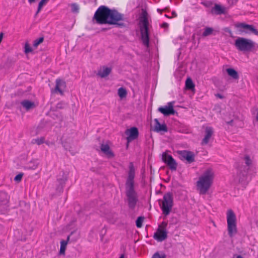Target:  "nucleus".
<instances>
[{"label": "nucleus", "instance_id": "1", "mask_svg": "<svg viewBox=\"0 0 258 258\" xmlns=\"http://www.w3.org/2000/svg\"><path fill=\"white\" fill-rule=\"evenodd\" d=\"M93 19L99 24L117 25L121 27L124 26L120 21L123 19V15L115 10L109 9L107 7H99L94 15Z\"/></svg>", "mask_w": 258, "mask_h": 258}, {"label": "nucleus", "instance_id": "2", "mask_svg": "<svg viewBox=\"0 0 258 258\" xmlns=\"http://www.w3.org/2000/svg\"><path fill=\"white\" fill-rule=\"evenodd\" d=\"M128 167L129 171L125 182V195L128 208L134 210L139 201L138 195L134 187L135 170L133 163H130Z\"/></svg>", "mask_w": 258, "mask_h": 258}, {"label": "nucleus", "instance_id": "3", "mask_svg": "<svg viewBox=\"0 0 258 258\" xmlns=\"http://www.w3.org/2000/svg\"><path fill=\"white\" fill-rule=\"evenodd\" d=\"M215 173L212 168H208L199 176L196 182V187L199 194L206 195L213 185Z\"/></svg>", "mask_w": 258, "mask_h": 258}, {"label": "nucleus", "instance_id": "4", "mask_svg": "<svg viewBox=\"0 0 258 258\" xmlns=\"http://www.w3.org/2000/svg\"><path fill=\"white\" fill-rule=\"evenodd\" d=\"M149 16L145 10L142 9L139 18V27L142 43L146 47L149 45Z\"/></svg>", "mask_w": 258, "mask_h": 258}, {"label": "nucleus", "instance_id": "5", "mask_svg": "<svg viewBox=\"0 0 258 258\" xmlns=\"http://www.w3.org/2000/svg\"><path fill=\"white\" fill-rule=\"evenodd\" d=\"M236 48L242 52L252 51L255 47V42L252 40L244 37H238L234 42Z\"/></svg>", "mask_w": 258, "mask_h": 258}, {"label": "nucleus", "instance_id": "6", "mask_svg": "<svg viewBox=\"0 0 258 258\" xmlns=\"http://www.w3.org/2000/svg\"><path fill=\"white\" fill-rule=\"evenodd\" d=\"M226 219L228 234L230 237H233L237 233L238 230L236 216L231 209L227 210L226 212Z\"/></svg>", "mask_w": 258, "mask_h": 258}, {"label": "nucleus", "instance_id": "7", "mask_svg": "<svg viewBox=\"0 0 258 258\" xmlns=\"http://www.w3.org/2000/svg\"><path fill=\"white\" fill-rule=\"evenodd\" d=\"M173 204V199L172 195L168 192L165 194L163 198L161 209L163 214L167 216L170 213Z\"/></svg>", "mask_w": 258, "mask_h": 258}, {"label": "nucleus", "instance_id": "8", "mask_svg": "<svg viewBox=\"0 0 258 258\" xmlns=\"http://www.w3.org/2000/svg\"><path fill=\"white\" fill-rule=\"evenodd\" d=\"M167 223L165 222H162L159 225L157 231L154 233L153 237L158 242H162L167 238V231L166 227Z\"/></svg>", "mask_w": 258, "mask_h": 258}, {"label": "nucleus", "instance_id": "9", "mask_svg": "<svg viewBox=\"0 0 258 258\" xmlns=\"http://www.w3.org/2000/svg\"><path fill=\"white\" fill-rule=\"evenodd\" d=\"M235 27L237 30L241 33L247 34H254L258 35V31L251 25L246 24L243 23H237L235 24Z\"/></svg>", "mask_w": 258, "mask_h": 258}, {"label": "nucleus", "instance_id": "10", "mask_svg": "<svg viewBox=\"0 0 258 258\" xmlns=\"http://www.w3.org/2000/svg\"><path fill=\"white\" fill-rule=\"evenodd\" d=\"M162 160L171 170H176L177 164L171 155L166 153H163L162 154Z\"/></svg>", "mask_w": 258, "mask_h": 258}, {"label": "nucleus", "instance_id": "11", "mask_svg": "<svg viewBox=\"0 0 258 258\" xmlns=\"http://www.w3.org/2000/svg\"><path fill=\"white\" fill-rule=\"evenodd\" d=\"M126 140L128 143L137 139L139 136L138 129L136 127H132L126 130Z\"/></svg>", "mask_w": 258, "mask_h": 258}, {"label": "nucleus", "instance_id": "12", "mask_svg": "<svg viewBox=\"0 0 258 258\" xmlns=\"http://www.w3.org/2000/svg\"><path fill=\"white\" fill-rule=\"evenodd\" d=\"M158 110L165 116L174 114L175 111L173 109V102H170L167 106L160 107Z\"/></svg>", "mask_w": 258, "mask_h": 258}, {"label": "nucleus", "instance_id": "13", "mask_svg": "<svg viewBox=\"0 0 258 258\" xmlns=\"http://www.w3.org/2000/svg\"><path fill=\"white\" fill-rule=\"evenodd\" d=\"M55 83L54 92L59 93L61 95H63V91L66 88V82L62 79H57L55 81Z\"/></svg>", "mask_w": 258, "mask_h": 258}, {"label": "nucleus", "instance_id": "14", "mask_svg": "<svg viewBox=\"0 0 258 258\" xmlns=\"http://www.w3.org/2000/svg\"><path fill=\"white\" fill-rule=\"evenodd\" d=\"M213 128L211 126H207L205 128V136L202 142V145H207L213 135Z\"/></svg>", "mask_w": 258, "mask_h": 258}, {"label": "nucleus", "instance_id": "15", "mask_svg": "<svg viewBox=\"0 0 258 258\" xmlns=\"http://www.w3.org/2000/svg\"><path fill=\"white\" fill-rule=\"evenodd\" d=\"M179 155L182 159L186 160L188 163L194 161L195 156L192 152L187 151H182L179 152Z\"/></svg>", "mask_w": 258, "mask_h": 258}, {"label": "nucleus", "instance_id": "16", "mask_svg": "<svg viewBox=\"0 0 258 258\" xmlns=\"http://www.w3.org/2000/svg\"><path fill=\"white\" fill-rule=\"evenodd\" d=\"M247 171H244V172H240L238 174V181L239 183L241 185L242 189L245 188L246 186L248 183L247 177Z\"/></svg>", "mask_w": 258, "mask_h": 258}, {"label": "nucleus", "instance_id": "17", "mask_svg": "<svg viewBox=\"0 0 258 258\" xmlns=\"http://www.w3.org/2000/svg\"><path fill=\"white\" fill-rule=\"evenodd\" d=\"M112 68L106 66H103L101 67L98 71L97 75L101 78H105L109 75L111 72Z\"/></svg>", "mask_w": 258, "mask_h": 258}, {"label": "nucleus", "instance_id": "18", "mask_svg": "<svg viewBox=\"0 0 258 258\" xmlns=\"http://www.w3.org/2000/svg\"><path fill=\"white\" fill-rule=\"evenodd\" d=\"M154 131L156 132L167 131L166 125L165 123L161 124L157 119H154Z\"/></svg>", "mask_w": 258, "mask_h": 258}, {"label": "nucleus", "instance_id": "19", "mask_svg": "<svg viewBox=\"0 0 258 258\" xmlns=\"http://www.w3.org/2000/svg\"><path fill=\"white\" fill-rule=\"evenodd\" d=\"M101 150L109 158L112 157L114 156L113 152L111 151L109 145L107 144H102L101 145Z\"/></svg>", "mask_w": 258, "mask_h": 258}, {"label": "nucleus", "instance_id": "20", "mask_svg": "<svg viewBox=\"0 0 258 258\" xmlns=\"http://www.w3.org/2000/svg\"><path fill=\"white\" fill-rule=\"evenodd\" d=\"M226 9L224 7H222L219 5L216 4L212 9V12L217 15H220L225 13Z\"/></svg>", "mask_w": 258, "mask_h": 258}, {"label": "nucleus", "instance_id": "21", "mask_svg": "<svg viewBox=\"0 0 258 258\" xmlns=\"http://www.w3.org/2000/svg\"><path fill=\"white\" fill-rule=\"evenodd\" d=\"M21 104L23 107L25 108L27 110H28L30 109L33 108L35 107L34 102L27 100H24L22 101L21 102Z\"/></svg>", "mask_w": 258, "mask_h": 258}, {"label": "nucleus", "instance_id": "22", "mask_svg": "<svg viewBox=\"0 0 258 258\" xmlns=\"http://www.w3.org/2000/svg\"><path fill=\"white\" fill-rule=\"evenodd\" d=\"M227 74L233 79L237 80L239 78L238 73L233 69L228 68L226 70Z\"/></svg>", "mask_w": 258, "mask_h": 258}, {"label": "nucleus", "instance_id": "23", "mask_svg": "<svg viewBox=\"0 0 258 258\" xmlns=\"http://www.w3.org/2000/svg\"><path fill=\"white\" fill-rule=\"evenodd\" d=\"M39 164V162L38 160L37 159H34L29 162L26 168L28 169L35 170L37 168Z\"/></svg>", "mask_w": 258, "mask_h": 258}, {"label": "nucleus", "instance_id": "24", "mask_svg": "<svg viewBox=\"0 0 258 258\" xmlns=\"http://www.w3.org/2000/svg\"><path fill=\"white\" fill-rule=\"evenodd\" d=\"M71 8V11L73 13L78 14L79 12L80 7L77 3H72L69 5Z\"/></svg>", "mask_w": 258, "mask_h": 258}, {"label": "nucleus", "instance_id": "25", "mask_svg": "<svg viewBox=\"0 0 258 258\" xmlns=\"http://www.w3.org/2000/svg\"><path fill=\"white\" fill-rule=\"evenodd\" d=\"M68 241L66 240H61L60 241V247L59 252L60 254H64L66 248Z\"/></svg>", "mask_w": 258, "mask_h": 258}, {"label": "nucleus", "instance_id": "26", "mask_svg": "<svg viewBox=\"0 0 258 258\" xmlns=\"http://www.w3.org/2000/svg\"><path fill=\"white\" fill-rule=\"evenodd\" d=\"M127 92L126 90L122 88H119L118 90V95L121 99L125 98L126 96Z\"/></svg>", "mask_w": 258, "mask_h": 258}, {"label": "nucleus", "instance_id": "27", "mask_svg": "<svg viewBox=\"0 0 258 258\" xmlns=\"http://www.w3.org/2000/svg\"><path fill=\"white\" fill-rule=\"evenodd\" d=\"M151 258H166V255L162 251H157L153 254Z\"/></svg>", "mask_w": 258, "mask_h": 258}, {"label": "nucleus", "instance_id": "28", "mask_svg": "<svg viewBox=\"0 0 258 258\" xmlns=\"http://www.w3.org/2000/svg\"><path fill=\"white\" fill-rule=\"evenodd\" d=\"M49 0H41V1L39 3L37 11L36 12V14H38L40 11L41 10L43 7L45 5Z\"/></svg>", "mask_w": 258, "mask_h": 258}, {"label": "nucleus", "instance_id": "29", "mask_svg": "<svg viewBox=\"0 0 258 258\" xmlns=\"http://www.w3.org/2000/svg\"><path fill=\"white\" fill-rule=\"evenodd\" d=\"M186 87L188 89H192L194 88L195 85L190 78L187 79L185 82Z\"/></svg>", "mask_w": 258, "mask_h": 258}, {"label": "nucleus", "instance_id": "30", "mask_svg": "<svg viewBox=\"0 0 258 258\" xmlns=\"http://www.w3.org/2000/svg\"><path fill=\"white\" fill-rule=\"evenodd\" d=\"M213 31V29L212 28L207 27L205 29L204 32L203 33V36H207L211 35Z\"/></svg>", "mask_w": 258, "mask_h": 258}, {"label": "nucleus", "instance_id": "31", "mask_svg": "<svg viewBox=\"0 0 258 258\" xmlns=\"http://www.w3.org/2000/svg\"><path fill=\"white\" fill-rule=\"evenodd\" d=\"M45 139L44 137H41L40 138H37L35 139H33L32 140L33 143H36L38 145H40L42 144V143H44Z\"/></svg>", "mask_w": 258, "mask_h": 258}, {"label": "nucleus", "instance_id": "32", "mask_svg": "<svg viewBox=\"0 0 258 258\" xmlns=\"http://www.w3.org/2000/svg\"><path fill=\"white\" fill-rule=\"evenodd\" d=\"M144 220V218L139 217L137 218L136 223L138 228H141L142 226V223Z\"/></svg>", "mask_w": 258, "mask_h": 258}, {"label": "nucleus", "instance_id": "33", "mask_svg": "<svg viewBox=\"0 0 258 258\" xmlns=\"http://www.w3.org/2000/svg\"><path fill=\"white\" fill-rule=\"evenodd\" d=\"M244 161H245V164L247 165V166L248 167V168H249L251 164H252V161L250 159L249 157L248 156H245L244 157Z\"/></svg>", "mask_w": 258, "mask_h": 258}, {"label": "nucleus", "instance_id": "34", "mask_svg": "<svg viewBox=\"0 0 258 258\" xmlns=\"http://www.w3.org/2000/svg\"><path fill=\"white\" fill-rule=\"evenodd\" d=\"M43 37H40L38 39L35 40L33 42V46L35 47H37L39 44H40L41 43L43 42Z\"/></svg>", "mask_w": 258, "mask_h": 258}, {"label": "nucleus", "instance_id": "35", "mask_svg": "<svg viewBox=\"0 0 258 258\" xmlns=\"http://www.w3.org/2000/svg\"><path fill=\"white\" fill-rule=\"evenodd\" d=\"M32 51V49L29 46L28 43H26L25 45V52L26 53H28Z\"/></svg>", "mask_w": 258, "mask_h": 258}, {"label": "nucleus", "instance_id": "36", "mask_svg": "<svg viewBox=\"0 0 258 258\" xmlns=\"http://www.w3.org/2000/svg\"><path fill=\"white\" fill-rule=\"evenodd\" d=\"M22 176L23 174L20 173L15 177L14 180L16 181H20L22 179Z\"/></svg>", "mask_w": 258, "mask_h": 258}, {"label": "nucleus", "instance_id": "37", "mask_svg": "<svg viewBox=\"0 0 258 258\" xmlns=\"http://www.w3.org/2000/svg\"><path fill=\"white\" fill-rule=\"evenodd\" d=\"M168 26V24L167 23H163L161 25V27L164 28H167Z\"/></svg>", "mask_w": 258, "mask_h": 258}, {"label": "nucleus", "instance_id": "38", "mask_svg": "<svg viewBox=\"0 0 258 258\" xmlns=\"http://www.w3.org/2000/svg\"><path fill=\"white\" fill-rule=\"evenodd\" d=\"M61 104H62L61 103H58L57 105V108H62Z\"/></svg>", "mask_w": 258, "mask_h": 258}, {"label": "nucleus", "instance_id": "39", "mask_svg": "<svg viewBox=\"0 0 258 258\" xmlns=\"http://www.w3.org/2000/svg\"><path fill=\"white\" fill-rule=\"evenodd\" d=\"M35 0H28V2L30 3V4H32V3H33L34 2H35Z\"/></svg>", "mask_w": 258, "mask_h": 258}, {"label": "nucleus", "instance_id": "40", "mask_svg": "<svg viewBox=\"0 0 258 258\" xmlns=\"http://www.w3.org/2000/svg\"><path fill=\"white\" fill-rule=\"evenodd\" d=\"M119 258H124V255H123V254H121V255L120 256Z\"/></svg>", "mask_w": 258, "mask_h": 258}, {"label": "nucleus", "instance_id": "41", "mask_svg": "<svg viewBox=\"0 0 258 258\" xmlns=\"http://www.w3.org/2000/svg\"><path fill=\"white\" fill-rule=\"evenodd\" d=\"M232 122H233V120H231L230 122H228V124H231L232 123Z\"/></svg>", "mask_w": 258, "mask_h": 258}, {"label": "nucleus", "instance_id": "42", "mask_svg": "<svg viewBox=\"0 0 258 258\" xmlns=\"http://www.w3.org/2000/svg\"><path fill=\"white\" fill-rule=\"evenodd\" d=\"M45 143H46V144H47L48 146H49V143L48 142H45Z\"/></svg>", "mask_w": 258, "mask_h": 258}, {"label": "nucleus", "instance_id": "43", "mask_svg": "<svg viewBox=\"0 0 258 258\" xmlns=\"http://www.w3.org/2000/svg\"><path fill=\"white\" fill-rule=\"evenodd\" d=\"M256 119L258 121V113L257 114V115L256 116Z\"/></svg>", "mask_w": 258, "mask_h": 258}, {"label": "nucleus", "instance_id": "44", "mask_svg": "<svg viewBox=\"0 0 258 258\" xmlns=\"http://www.w3.org/2000/svg\"><path fill=\"white\" fill-rule=\"evenodd\" d=\"M157 11L158 12H160V10L158 9H157Z\"/></svg>", "mask_w": 258, "mask_h": 258}, {"label": "nucleus", "instance_id": "45", "mask_svg": "<svg viewBox=\"0 0 258 258\" xmlns=\"http://www.w3.org/2000/svg\"><path fill=\"white\" fill-rule=\"evenodd\" d=\"M110 223H113L114 222H112L111 221H109Z\"/></svg>", "mask_w": 258, "mask_h": 258}]
</instances>
